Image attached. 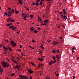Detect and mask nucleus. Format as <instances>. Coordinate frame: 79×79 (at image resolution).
I'll return each instance as SVG.
<instances>
[{"label": "nucleus", "mask_w": 79, "mask_h": 79, "mask_svg": "<svg viewBox=\"0 0 79 79\" xmlns=\"http://www.w3.org/2000/svg\"><path fill=\"white\" fill-rule=\"evenodd\" d=\"M1 64H3V66H4V68H6V66H7V68L9 67V64H8V63L2 62L1 63Z\"/></svg>", "instance_id": "1"}, {"label": "nucleus", "mask_w": 79, "mask_h": 79, "mask_svg": "<svg viewBox=\"0 0 79 79\" xmlns=\"http://www.w3.org/2000/svg\"><path fill=\"white\" fill-rule=\"evenodd\" d=\"M19 77H20V79H27V77L23 76H21V75H19Z\"/></svg>", "instance_id": "2"}, {"label": "nucleus", "mask_w": 79, "mask_h": 79, "mask_svg": "<svg viewBox=\"0 0 79 79\" xmlns=\"http://www.w3.org/2000/svg\"><path fill=\"white\" fill-rule=\"evenodd\" d=\"M17 69L18 71H20L21 70V67L19 65L16 66L15 68V69Z\"/></svg>", "instance_id": "3"}, {"label": "nucleus", "mask_w": 79, "mask_h": 79, "mask_svg": "<svg viewBox=\"0 0 79 79\" xmlns=\"http://www.w3.org/2000/svg\"><path fill=\"white\" fill-rule=\"evenodd\" d=\"M10 44L11 45H12L13 47H15L16 45V43H15L13 41H11Z\"/></svg>", "instance_id": "4"}, {"label": "nucleus", "mask_w": 79, "mask_h": 79, "mask_svg": "<svg viewBox=\"0 0 79 79\" xmlns=\"http://www.w3.org/2000/svg\"><path fill=\"white\" fill-rule=\"evenodd\" d=\"M52 44H53L54 45H56L59 44V43H58V41L57 42H56V41H54L52 43Z\"/></svg>", "instance_id": "5"}, {"label": "nucleus", "mask_w": 79, "mask_h": 79, "mask_svg": "<svg viewBox=\"0 0 79 79\" xmlns=\"http://www.w3.org/2000/svg\"><path fill=\"white\" fill-rule=\"evenodd\" d=\"M18 1L20 5H22V4H23V2L22 1V0H18Z\"/></svg>", "instance_id": "6"}, {"label": "nucleus", "mask_w": 79, "mask_h": 79, "mask_svg": "<svg viewBox=\"0 0 79 79\" xmlns=\"http://www.w3.org/2000/svg\"><path fill=\"white\" fill-rule=\"evenodd\" d=\"M28 72L30 74H32V73H34V71H31V69H29L28 70Z\"/></svg>", "instance_id": "7"}, {"label": "nucleus", "mask_w": 79, "mask_h": 79, "mask_svg": "<svg viewBox=\"0 0 79 79\" xmlns=\"http://www.w3.org/2000/svg\"><path fill=\"white\" fill-rule=\"evenodd\" d=\"M11 19H12V18H8V19H7V21H8V22H10V21H11Z\"/></svg>", "instance_id": "8"}, {"label": "nucleus", "mask_w": 79, "mask_h": 79, "mask_svg": "<svg viewBox=\"0 0 79 79\" xmlns=\"http://www.w3.org/2000/svg\"><path fill=\"white\" fill-rule=\"evenodd\" d=\"M2 69V67L0 66V73H2L3 72V69Z\"/></svg>", "instance_id": "9"}, {"label": "nucleus", "mask_w": 79, "mask_h": 79, "mask_svg": "<svg viewBox=\"0 0 79 79\" xmlns=\"http://www.w3.org/2000/svg\"><path fill=\"white\" fill-rule=\"evenodd\" d=\"M38 60H39L40 61H42L44 60L42 59V58H39L38 59Z\"/></svg>", "instance_id": "10"}, {"label": "nucleus", "mask_w": 79, "mask_h": 79, "mask_svg": "<svg viewBox=\"0 0 79 79\" xmlns=\"http://www.w3.org/2000/svg\"><path fill=\"white\" fill-rule=\"evenodd\" d=\"M64 19H67V17L65 16L64 15V17L63 18Z\"/></svg>", "instance_id": "11"}, {"label": "nucleus", "mask_w": 79, "mask_h": 79, "mask_svg": "<svg viewBox=\"0 0 79 79\" xmlns=\"http://www.w3.org/2000/svg\"><path fill=\"white\" fill-rule=\"evenodd\" d=\"M48 21H49V20H48L46 19L44 21V22L45 23H48Z\"/></svg>", "instance_id": "12"}, {"label": "nucleus", "mask_w": 79, "mask_h": 79, "mask_svg": "<svg viewBox=\"0 0 79 79\" xmlns=\"http://www.w3.org/2000/svg\"><path fill=\"white\" fill-rule=\"evenodd\" d=\"M30 30L31 31H33L34 30V28L33 27H31L30 28Z\"/></svg>", "instance_id": "13"}, {"label": "nucleus", "mask_w": 79, "mask_h": 79, "mask_svg": "<svg viewBox=\"0 0 79 79\" xmlns=\"http://www.w3.org/2000/svg\"><path fill=\"white\" fill-rule=\"evenodd\" d=\"M3 48L4 49H5V50H8V48H6L5 46L3 47Z\"/></svg>", "instance_id": "14"}, {"label": "nucleus", "mask_w": 79, "mask_h": 79, "mask_svg": "<svg viewBox=\"0 0 79 79\" xmlns=\"http://www.w3.org/2000/svg\"><path fill=\"white\" fill-rule=\"evenodd\" d=\"M53 61L52 60L49 63L50 65H52V64H53Z\"/></svg>", "instance_id": "15"}, {"label": "nucleus", "mask_w": 79, "mask_h": 79, "mask_svg": "<svg viewBox=\"0 0 79 79\" xmlns=\"http://www.w3.org/2000/svg\"><path fill=\"white\" fill-rule=\"evenodd\" d=\"M8 13V15H11V12L10 11H9L8 12V13Z\"/></svg>", "instance_id": "16"}, {"label": "nucleus", "mask_w": 79, "mask_h": 79, "mask_svg": "<svg viewBox=\"0 0 79 79\" xmlns=\"http://www.w3.org/2000/svg\"><path fill=\"white\" fill-rule=\"evenodd\" d=\"M12 61H13V62H14V63H17V61H16L15 60H12Z\"/></svg>", "instance_id": "17"}, {"label": "nucleus", "mask_w": 79, "mask_h": 79, "mask_svg": "<svg viewBox=\"0 0 79 79\" xmlns=\"http://www.w3.org/2000/svg\"><path fill=\"white\" fill-rule=\"evenodd\" d=\"M34 33H35V34H37V32H38V31H36V30H35L34 31Z\"/></svg>", "instance_id": "18"}, {"label": "nucleus", "mask_w": 79, "mask_h": 79, "mask_svg": "<svg viewBox=\"0 0 79 79\" xmlns=\"http://www.w3.org/2000/svg\"><path fill=\"white\" fill-rule=\"evenodd\" d=\"M15 12L16 14H18V13H19V11L15 10Z\"/></svg>", "instance_id": "19"}, {"label": "nucleus", "mask_w": 79, "mask_h": 79, "mask_svg": "<svg viewBox=\"0 0 79 79\" xmlns=\"http://www.w3.org/2000/svg\"><path fill=\"white\" fill-rule=\"evenodd\" d=\"M4 15H5V16H7V15H8V13L5 12H4Z\"/></svg>", "instance_id": "20"}, {"label": "nucleus", "mask_w": 79, "mask_h": 79, "mask_svg": "<svg viewBox=\"0 0 79 79\" xmlns=\"http://www.w3.org/2000/svg\"><path fill=\"white\" fill-rule=\"evenodd\" d=\"M52 58L54 60H55V57L54 56H52Z\"/></svg>", "instance_id": "21"}, {"label": "nucleus", "mask_w": 79, "mask_h": 79, "mask_svg": "<svg viewBox=\"0 0 79 79\" xmlns=\"http://www.w3.org/2000/svg\"><path fill=\"white\" fill-rule=\"evenodd\" d=\"M35 5H36V6H38L39 5V2H37Z\"/></svg>", "instance_id": "22"}, {"label": "nucleus", "mask_w": 79, "mask_h": 79, "mask_svg": "<svg viewBox=\"0 0 79 79\" xmlns=\"http://www.w3.org/2000/svg\"><path fill=\"white\" fill-rule=\"evenodd\" d=\"M40 5H41V6H42V5H43V3L42 2H40Z\"/></svg>", "instance_id": "23"}, {"label": "nucleus", "mask_w": 79, "mask_h": 79, "mask_svg": "<svg viewBox=\"0 0 79 79\" xmlns=\"http://www.w3.org/2000/svg\"><path fill=\"white\" fill-rule=\"evenodd\" d=\"M38 18L39 20L40 21H42V19H41V18H40V17H38Z\"/></svg>", "instance_id": "24"}, {"label": "nucleus", "mask_w": 79, "mask_h": 79, "mask_svg": "<svg viewBox=\"0 0 79 79\" xmlns=\"http://www.w3.org/2000/svg\"><path fill=\"white\" fill-rule=\"evenodd\" d=\"M56 58H58V59H60V57H59V56H58L57 55L56 56Z\"/></svg>", "instance_id": "25"}, {"label": "nucleus", "mask_w": 79, "mask_h": 79, "mask_svg": "<svg viewBox=\"0 0 79 79\" xmlns=\"http://www.w3.org/2000/svg\"><path fill=\"white\" fill-rule=\"evenodd\" d=\"M63 11L64 14H66V12L65 11V10H64V9H63Z\"/></svg>", "instance_id": "26"}, {"label": "nucleus", "mask_w": 79, "mask_h": 79, "mask_svg": "<svg viewBox=\"0 0 79 79\" xmlns=\"http://www.w3.org/2000/svg\"><path fill=\"white\" fill-rule=\"evenodd\" d=\"M10 76H15V73H12V74H10Z\"/></svg>", "instance_id": "27"}, {"label": "nucleus", "mask_w": 79, "mask_h": 79, "mask_svg": "<svg viewBox=\"0 0 79 79\" xmlns=\"http://www.w3.org/2000/svg\"><path fill=\"white\" fill-rule=\"evenodd\" d=\"M8 49H9V50H10V51H11V50H12V49H11V48L10 47H8Z\"/></svg>", "instance_id": "28"}, {"label": "nucleus", "mask_w": 79, "mask_h": 79, "mask_svg": "<svg viewBox=\"0 0 79 79\" xmlns=\"http://www.w3.org/2000/svg\"><path fill=\"white\" fill-rule=\"evenodd\" d=\"M27 15H26L25 16H24L23 17L24 19H26V18H27Z\"/></svg>", "instance_id": "29"}, {"label": "nucleus", "mask_w": 79, "mask_h": 79, "mask_svg": "<svg viewBox=\"0 0 79 79\" xmlns=\"http://www.w3.org/2000/svg\"><path fill=\"white\" fill-rule=\"evenodd\" d=\"M52 52L53 53H55L56 52V51L55 50H52Z\"/></svg>", "instance_id": "30"}, {"label": "nucleus", "mask_w": 79, "mask_h": 79, "mask_svg": "<svg viewBox=\"0 0 79 79\" xmlns=\"http://www.w3.org/2000/svg\"><path fill=\"white\" fill-rule=\"evenodd\" d=\"M11 11L12 13H14L15 12V10L14 9H12Z\"/></svg>", "instance_id": "31"}, {"label": "nucleus", "mask_w": 79, "mask_h": 79, "mask_svg": "<svg viewBox=\"0 0 79 79\" xmlns=\"http://www.w3.org/2000/svg\"><path fill=\"white\" fill-rule=\"evenodd\" d=\"M12 29L13 30V31H15V27H12Z\"/></svg>", "instance_id": "32"}, {"label": "nucleus", "mask_w": 79, "mask_h": 79, "mask_svg": "<svg viewBox=\"0 0 79 79\" xmlns=\"http://www.w3.org/2000/svg\"><path fill=\"white\" fill-rule=\"evenodd\" d=\"M22 15H23V16H27V15L25 14H23Z\"/></svg>", "instance_id": "33"}, {"label": "nucleus", "mask_w": 79, "mask_h": 79, "mask_svg": "<svg viewBox=\"0 0 79 79\" xmlns=\"http://www.w3.org/2000/svg\"><path fill=\"white\" fill-rule=\"evenodd\" d=\"M31 64H32V65H33V66L35 65V64H34L32 62H31Z\"/></svg>", "instance_id": "34"}, {"label": "nucleus", "mask_w": 79, "mask_h": 79, "mask_svg": "<svg viewBox=\"0 0 79 79\" xmlns=\"http://www.w3.org/2000/svg\"><path fill=\"white\" fill-rule=\"evenodd\" d=\"M33 16H34V15H30V17H31V18H33Z\"/></svg>", "instance_id": "35"}, {"label": "nucleus", "mask_w": 79, "mask_h": 79, "mask_svg": "<svg viewBox=\"0 0 79 79\" xmlns=\"http://www.w3.org/2000/svg\"><path fill=\"white\" fill-rule=\"evenodd\" d=\"M8 10H11V8L10 7H8Z\"/></svg>", "instance_id": "36"}, {"label": "nucleus", "mask_w": 79, "mask_h": 79, "mask_svg": "<svg viewBox=\"0 0 79 79\" xmlns=\"http://www.w3.org/2000/svg\"><path fill=\"white\" fill-rule=\"evenodd\" d=\"M13 27V26H10L9 27V28L10 29H11V28H12V27Z\"/></svg>", "instance_id": "37"}, {"label": "nucleus", "mask_w": 79, "mask_h": 79, "mask_svg": "<svg viewBox=\"0 0 79 79\" xmlns=\"http://www.w3.org/2000/svg\"><path fill=\"white\" fill-rule=\"evenodd\" d=\"M40 52L41 53V54H42V50H40Z\"/></svg>", "instance_id": "38"}, {"label": "nucleus", "mask_w": 79, "mask_h": 79, "mask_svg": "<svg viewBox=\"0 0 79 79\" xmlns=\"http://www.w3.org/2000/svg\"><path fill=\"white\" fill-rule=\"evenodd\" d=\"M6 26H10V24H6Z\"/></svg>", "instance_id": "39"}, {"label": "nucleus", "mask_w": 79, "mask_h": 79, "mask_svg": "<svg viewBox=\"0 0 79 79\" xmlns=\"http://www.w3.org/2000/svg\"><path fill=\"white\" fill-rule=\"evenodd\" d=\"M60 15H61L62 14V13H63V12H60Z\"/></svg>", "instance_id": "40"}, {"label": "nucleus", "mask_w": 79, "mask_h": 79, "mask_svg": "<svg viewBox=\"0 0 79 79\" xmlns=\"http://www.w3.org/2000/svg\"><path fill=\"white\" fill-rule=\"evenodd\" d=\"M5 41L6 42H7V43L8 42V40H6Z\"/></svg>", "instance_id": "41"}, {"label": "nucleus", "mask_w": 79, "mask_h": 79, "mask_svg": "<svg viewBox=\"0 0 79 79\" xmlns=\"http://www.w3.org/2000/svg\"><path fill=\"white\" fill-rule=\"evenodd\" d=\"M48 43H50V42H51V40H48Z\"/></svg>", "instance_id": "42"}, {"label": "nucleus", "mask_w": 79, "mask_h": 79, "mask_svg": "<svg viewBox=\"0 0 79 79\" xmlns=\"http://www.w3.org/2000/svg\"><path fill=\"white\" fill-rule=\"evenodd\" d=\"M11 21H12V22H14V20L12 19H11Z\"/></svg>", "instance_id": "43"}, {"label": "nucleus", "mask_w": 79, "mask_h": 79, "mask_svg": "<svg viewBox=\"0 0 79 79\" xmlns=\"http://www.w3.org/2000/svg\"><path fill=\"white\" fill-rule=\"evenodd\" d=\"M38 68H40V67H41V66H40V64H39V65H38Z\"/></svg>", "instance_id": "44"}, {"label": "nucleus", "mask_w": 79, "mask_h": 79, "mask_svg": "<svg viewBox=\"0 0 79 79\" xmlns=\"http://www.w3.org/2000/svg\"><path fill=\"white\" fill-rule=\"evenodd\" d=\"M61 17H62L63 18L64 17V15L63 16V15H61Z\"/></svg>", "instance_id": "45"}, {"label": "nucleus", "mask_w": 79, "mask_h": 79, "mask_svg": "<svg viewBox=\"0 0 79 79\" xmlns=\"http://www.w3.org/2000/svg\"><path fill=\"white\" fill-rule=\"evenodd\" d=\"M38 29H39V30L40 31V27H38Z\"/></svg>", "instance_id": "46"}, {"label": "nucleus", "mask_w": 79, "mask_h": 79, "mask_svg": "<svg viewBox=\"0 0 79 79\" xmlns=\"http://www.w3.org/2000/svg\"><path fill=\"white\" fill-rule=\"evenodd\" d=\"M33 5H35V2L33 3Z\"/></svg>", "instance_id": "47"}, {"label": "nucleus", "mask_w": 79, "mask_h": 79, "mask_svg": "<svg viewBox=\"0 0 79 79\" xmlns=\"http://www.w3.org/2000/svg\"><path fill=\"white\" fill-rule=\"evenodd\" d=\"M74 49H75V48H72V50H74Z\"/></svg>", "instance_id": "48"}, {"label": "nucleus", "mask_w": 79, "mask_h": 79, "mask_svg": "<svg viewBox=\"0 0 79 79\" xmlns=\"http://www.w3.org/2000/svg\"><path fill=\"white\" fill-rule=\"evenodd\" d=\"M56 60H55L53 62L55 63H56Z\"/></svg>", "instance_id": "49"}, {"label": "nucleus", "mask_w": 79, "mask_h": 79, "mask_svg": "<svg viewBox=\"0 0 79 79\" xmlns=\"http://www.w3.org/2000/svg\"><path fill=\"white\" fill-rule=\"evenodd\" d=\"M43 25H47V24L46 23H43L42 24Z\"/></svg>", "instance_id": "50"}, {"label": "nucleus", "mask_w": 79, "mask_h": 79, "mask_svg": "<svg viewBox=\"0 0 79 79\" xmlns=\"http://www.w3.org/2000/svg\"><path fill=\"white\" fill-rule=\"evenodd\" d=\"M4 51H5L6 52H7V50H6L5 49L4 50Z\"/></svg>", "instance_id": "51"}, {"label": "nucleus", "mask_w": 79, "mask_h": 79, "mask_svg": "<svg viewBox=\"0 0 79 79\" xmlns=\"http://www.w3.org/2000/svg\"><path fill=\"white\" fill-rule=\"evenodd\" d=\"M29 47L30 48H32V47H31V46H29Z\"/></svg>", "instance_id": "52"}, {"label": "nucleus", "mask_w": 79, "mask_h": 79, "mask_svg": "<svg viewBox=\"0 0 79 79\" xmlns=\"http://www.w3.org/2000/svg\"><path fill=\"white\" fill-rule=\"evenodd\" d=\"M46 79H50V77H46Z\"/></svg>", "instance_id": "53"}, {"label": "nucleus", "mask_w": 79, "mask_h": 79, "mask_svg": "<svg viewBox=\"0 0 79 79\" xmlns=\"http://www.w3.org/2000/svg\"><path fill=\"white\" fill-rule=\"evenodd\" d=\"M17 58L18 59V61H19V60H20V59H19V57H18Z\"/></svg>", "instance_id": "54"}, {"label": "nucleus", "mask_w": 79, "mask_h": 79, "mask_svg": "<svg viewBox=\"0 0 79 79\" xmlns=\"http://www.w3.org/2000/svg\"><path fill=\"white\" fill-rule=\"evenodd\" d=\"M0 47H3V45H2V44H1V45H0Z\"/></svg>", "instance_id": "55"}, {"label": "nucleus", "mask_w": 79, "mask_h": 79, "mask_svg": "<svg viewBox=\"0 0 79 79\" xmlns=\"http://www.w3.org/2000/svg\"><path fill=\"white\" fill-rule=\"evenodd\" d=\"M18 51L21 52V50L20 49H19L18 50Z\"/></svg>", "instance_id": "56"}, {"label": "nucleus", "mask_w": 79, "mask_h": 79, "mask_svg": "<svg viewBox=\"0 0 79 79\" xmlns=\"http://www.w3.org/2000/svg\"><path fill=\"white\" fill-rule=\"evenodd\" d=\"M32 79V77H30V79Z\"/></svg>", "instance_id": "57"}, {"label": "nucleus", "mask_w": 79, "mask_h": 79, "mask_svg": "<svg viewBox=\"0 0 79 79\" xmlns=\"http://www.w3.org/2000/svg\"><path fill=\"white\" fill-rule=\"evenodd\" d=\"M40 0H38V1H37V2H38L39 3V2H40Z\"/></svg>", "instance_id": "58"}, {"label": "nucleus", "mask_w": 79, "mask_h": 79, "mask_svg": "<svg viewBox=\"0 0 79 79\" xmlns=\"http://www.w3.org/2000/svg\"><path fill=\"white\" fill-rule=\"evenodd\" d=\"M57 53H58V52H59V50H57L56 51Z\"/></svg>", "instance_id": "59"}, {"label": "nucleus", "mask_w": 79, "mask_h": 79, "mask_svg": "<svg viewBox=\"0 0 79 79\" xmlns=\"http://www.w3.org/2000/svg\"><path fill=\"white\" fill-rule=\"evenodd\" d=\"M41 57L42 58H44V57H45V56H41Z\"/></svg>", "instance_id": "60"}, {"label": "nucleus", "mask_w": 79, "mask_h": 79, "mask_svg": "<svg viewBox=\"0 0 79 79\" xmlns=\"http://www.w3.org/2000/svg\"><path fill=\"white\" fill-rule=\"evenodd\" d=\"M16 33L17 34H19V32L17 31L16 32Z\"/></svg>", "instance_id": "61"}, {"label": "nucleus", "mask_w": 79, "mask_h": 79, "mask_svg": "<svg viewBox=\"0 0 79 79\" xmlns=\"http://www.w3.org/2000/svg\"><path fill=\"white\" fill-rule=\"evenodd\" d=\"M20 48H22V45H20Z\"/></svg>", "instance_id": "62"}, {"label": "nucleus", "mask_w": 79, "mask_h": 79, "mask_svg": "<svg viewBox=\"0 0 79 79\" xmlns=\"http://www.w3.org/2000/svg\"><path fill=\"white\" fill-rule=\"evenodd\" d=\"M77 60H79V57H77Z\"/></svg>", "instance_id": "63"}, {"label": "nucleus", "mask_w": 79, "mask_h": 79, "mask_svg": "<svg viewBox=\"0 0 79 79\" xmlns=\"http://www.w3.org/2000/svg\"><path fill=\"white\" fill-rule=\"evenodd\" d=\"M75 76H73V79H75Z\"/></svg>", "instance_id": "64"}]
</instances>
